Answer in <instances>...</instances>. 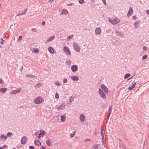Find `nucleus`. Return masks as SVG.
<instances>
[{
  "mask_svg": "<svg viewBox=\"0 0 149 149\" xmlns=\"http://www.w3.org/2000/svg\"><path fill=\"white\" fill-rule=\"evenodd\" d=\"M67 81V79L66 78H65L63 80V83H66Z\"/></svg>",
  "mask_w": 149,
  "mask_h": 149,
  "instance_id": "obj_45",
  "label": "nucleus"
},
{
  "mask_svg": "<svg viewBox=\"0 0 149 149\" xmlns=\"http://www.w3.org/2000/svg\"><path fill=\"white\" fill-rule=\"evenodd\" d=\"M78 69V66L75 65H73L71 67V70L72 72H75Z\"/></svg>",
  "mask_w": 149,
  "mask_h": 149,
  "instance_id": "obj_8",
  "label": "nucleus"
},
{
  "mask_svg": "<svg viewBox=\"0 0 149 149\" xmlns=\"http://www.w3.org/2000/svg\"><path fill=\"white\" fill-rule=\"evenodd\" d=\"M22 36H20L19 37V38H18V40H21L22 39Z\"/></svg>",
  "mask_w": 149,
  "mask_h": 149,
  "instance_id": "obj_58",
  "label": "nucleus"
},
{
  "mask_svg": "<svg viewBox=\"0 0 149 149\" xmlns=\"http://www.w3.org/2000/svg\"><path fill=\"white\" fill-rule=\"evenodd\" d=\"M146 12L147 14L149 15V10H146Z\"/></svg>",
  "mask_w": 149,
  "mask_h": 149,
  "instance_id": "obj_62",
  "label": "nucleus"
},
{
  "mask_svg": "<svg viewBox=\"0 0 149 149\" xmlns=\"http://www.w3.org/2000/svg\"><path fill=\"white\" fill-rule=\"evenodd\" d=\"M110 22L113 24H115L120 22V20L118 18L109 19V18Z\"/></svg>",
  "mask_w": 149,
  "mask_h": 149,
  "instance_id": "obj_2",
  "label": "nucleus"
},
{
  "mask_svg": "<svg viewBox=\"0 0 149 149\" xmlns=\"http://www.w3.org/2000/svg\"><path fill=\"white\" fill-rule=\"evenodd\" d=\"M5 148H7V146L6 145H4L2 147H0V149H4Z\"/></svg>",
  "mask_w": 149,
  "mask_h": 149,
  "instance_id": "obj_43",
  "label": "nucleus"
},
{
  "mask_svg": "<svg viewBox=\"0 0 149 149\" xmlns=\"http://www.w3.org/2000/svg\"><path fill=\"white\" fill-rule=\"evenodd\" d=\"M7 91L6 88H2L0 89V92L2 93H3L6 92Z\"/></svg>",
  "mask_w": 149,
  "mask_h": 149,
  "instance_id": "obj_22",
  "label": "nucleus"
},
{
  "mask_svg": "<svg viewBox=\"0 0 149 149\" xmlns=\"http://www.w3.org/2000/svg\"><path fill=\"white\" fill-rule=\"evenodd\" d=\"M133 11L132 8L131 7H130V8L129 10L127 13V16L128 17L130 16L133 13Z\"/></svg>",
  "mask_w": 149,
  "mask_h": 149,
  "instance_id": "obj_12",
  "label": "nucleus"
},
{
  "mask_svg": "<svg viewBox=\"0 0 149 149\" xmlns=\"http://www.w3.org/2000/svg\"><path fill=\"white\" fill-rule=\"evenodd\" d=\"M45 24V21H43L42 23V26L44 25Z\"/></svg>",
  "mask_w": 149,
  "mask_h": 149,
  "instance_id": "obj_56",
  "label": "nucleus"
},
{
  "mask_svg": "<svg viewBox=\"0 0 149 149\" xmlns=\"http://www.w3.org/2000/svg\"><path fill=\"white\" fill-rule=\"evenodd\" d=\"M1 41H0V44H3V43L4 42V40H3V39L2 38H1Z\"/></svg>",
  "mask_w": 149,
  "mask_h": 149,
  "instance_id": "obj_47",
  "label": "nucleus"
},
{
  "mask_svg": "<svg viewBox=\"0 0 149 149\" xmlns=\"http://www.w3.org/2000/svg\"><path fill=\"white\" fill-rule=\"evenodd\" d=\"M42 85V83H38L37 84H36L35 86V88H39L40 87H41Z\"/></svg>",
  "mask_w": 149,
  "mask_h": 149,
  "instance_id": "obj_27",
  "label": "nucleus"
},
{
  "mask_svg": "<svg viewBox=\"0 0 149 149\" xmlns=\"http://www.w3.org/2000/svg\"><path fill=\"white\" fill-rule=\"evenodd\" d=\"M112 107V105H111L109 106L108 110V113H111Z\"/></svg>",
  "mask_w": 149,
  "mask_h": 149,
  "instance_id": "obj_31",
  "label": "nucleus"
},
{
  "mask_svg": "<svg viewBox=\"0 0 149 149\" xmlns=\"http://www.w3.org/2000/svg\"><path fill=\"white\" fill-rule=\"evenodd\" d=\"M100 132H101L100 133H101V136H104V134L103 133V130L102 129V126H101V128Z\"/></svg>",
  "mask_w": 149,
  "mask_h": 149,
  "instance_id": "obj_35",
  "label": "nucleus"
},
{
  "mask_svg": "<svg viewBox=\"0 0 149 149\" xmlns=\"http://www.w3.org/2000/svg\"><path fill=\"white\" fill-rule=\"evenodd\" d=\"M73 37V35L72 34L68 36L67 38V40H70V39H72Z\"/></svg>",
  "mask_w": 149,
  "mask_h": 149,
  "instance_id": "obj_32",
  "label": "nucleus"
},
{
  "mask_svg": "<svg viewBox=\"0 0 149 149\" xmlns=\"http://www.w3.org/2000/svg\"><path fill=\"white\" fill-rule=\"evenodd\" d=\"M32 31L33 32H36V30L35 28H33L32 29Z\"/></svg>",
  "mask_w": 149,
  "mask_h": 149,
  "instance_id": "obj_61",
  "label": "nucleus"
},
{
  "mask_svg": "<svg viewBox=\"0 0 149 149\" xmlns=\"http://www.w3.org/2000/svg\"><path fill=\"white\" fill-rule=\"evenodd\" d=\"M34 103L39 104L42 103L44 102V100L41 96L37 97L33 101Z\"/></svg>",
  "mask_w": 149,
  "mask_h": 149,
  "instance_id": "obj_1",
  "label": "nucleus"
},
{
  "mask_svg": "<svg viewBox=\"0 0 149 149\" xmlns=\"http://www.w3.org/2000/svg\"><path fill=\"white\" fill-rule=\"evenodd\" d=\"M102 1L104 4V5H105L106 4V0H102Z\"/></svg>",
  "mask_w": 149,
  "mask_h": 149,
  "instance_id": "obj_53",
  "label": "nucleus"
},
{
  "mask_svg": "<svg viewBox=\"0 0 149 149\" xmlns=\"http://www.w3.org/2000/svg\"><path fill=\"white\" fill-rule=\"evenodd\" d=\"M71 79L73 80L76 81L79 79V78L77 76H72L71 77Z\"/></svg>",
  "mask_w": 149,
  "mask_h": 149,
  "instance_id": "obj_24",
  "label": "nucleus"
},
{
  "mask_svg": "<svg viewBox=\"0 0 149 149\" xmlns=\"http://www.w3.org/2000/svg\"><path fill=\"white\" fill-rule=\"evenodd\" d=\"M136 17L135 15H134L132 17V19L133 20H136Z\"/></svg>",
  "mask_w": 149,
  "mask_h": 149,
  "instance_id": "obj_52",
  "label": "nucleus"
},
{
  "mask_svg": "<svg viewBox=\"0 0 149 149\" xmlns=\"http://www.w3.org/2000/svg\"><path fill=\"white\" fill-rule=\"evenodd\" d=\"M101 88L106 93H108V90L107 88L105 86L104 84L102 85L101 86Z\"/></svg>",
  "mask_w": 149,
  "mask_h": 149,
  "instance_id": "obj_7",
  "label": "nucleus"
},
{
  "mask_svg": "<svg viewBox=\"0 0 149 149\" xmlns=\"http://www.w3.org/2000/svg\"><path fill=\"white\" fill-rule=\"evenodd\" d=\"M110 114H111L110 113H108V116H107V118L108 119L110 117Z\"/></svg>",
  "mask_w": 149,
  "mask_h": 149,
  "instance_id": "obj_60",
  "label": "nucleus"
},
{
  "mask_svg": "<svg viewBox=\"0 0 149 149\" xmlns=\"http://www.w3.org/2000/svg\"><path fill=\"white\" fill-rule=\"evenodd\" d=\"M7 135L9 137L13 135L12 133L10 132L8 133L7 134Z\"/></svg>",
  "mask_w": 149,
  "mask_h": 149,
  "instance_id": "obj_42",
  "label": "nucleus"
},
{
  "mask_svg": "<svg viewBox=\"0 0 149 149\" xmlns=\"http://www.w3.org/2000/svg\"><path fill=\"white\" fill-rule=\"evenodd\" d=\"M143 49L144 51H146L147 49V48L146 47H143Z\"/></svg>",
  "mask_w": 149,
  "mask_h": 149,
  "instance_id": "obj_55",
  "label": "nucleus"
},
{
  "mask_svg": "<svg viewBox=\"0 0 149 149\" xmlns=\"http://www.w3.org/2000/svg\"><path fill=\"white\" fill-rule=\"evenodd\" d=\"M21 90V89L20 88H18L14 91L15 92V93L16 94L20 91Z\"/></svg>",
  "mask_w": 149,
  "mask_h": 149,
  "instance_id": "obj_29",
  "label": "nucleus"
},
{
  "mask_svg": "<svg viewBox=\"0 0 149 149\" xmlns=\"http://www.w3.org/2000/svg\"><path fill=\"white\" fill-rule=\"evenodd\" d=\"M73 47L74 50L77 52H79L80 50V48L78 43L74 42L73 44Z\"/></svg>",
  "mask_w": 149,
  "mask_h": 149,
  "instance_id": "obj_3",
  "label": "nucleus"
},
{
  "mask_svg": "<svg viewBox=\"0 0 149 149\" xmlns=\"http://www.w3.org/2000/svg\"><path fill=\"white\" fill-rule=\"evenodd\" d=\"M45 132L43 130H40V132L39 133L38 137L39 138H40L42 136V134H45Z\"/></svg>",
  "mask_w": 149,
  "mask_h": 149,
  "instance_id": "obj_14",
  "label": "nucleus"
},
{
  "mask_svg": "<svg viewBox=\"0 0 149 149\" xmlns=\"http://www.w3.org/2000/svg\"><path fill=\"white\" fill-rule=\"evenodd\" d=\"M119 146L123 149L125 148V145L124 143H121V142H120Z\"/></svg>",
  "mask_w": 149,
  "mask_h": 149,
  "instance_id": "obj_25",
  "label": "nucleus"
},
{
  "mask_svg": "<svg viewBox=\"0 0 149 149\" xmlns=\"http://www.w3.org/2000/svg\"><path fill=\"white\" fill-rule=\"evenodd\" d=\"M40 149H45V146H42L40 147Z\"/></svg>",
  "mask_w": 149,
  "mask_h": 149,
  "instance_id": "obj_57",
  "label": "nucleus"
},
{
  "mask_svg": "<svg viewBox=\"0 0 149 149\" xmlns=\"http://www.w3.org/2000/svg\"><path fill=\"white\" fill-rule=\"evenodd\" d=\"M36 78L37 77L36 76H35L34 75H31V77H30V78Z\"/></svg>",
  "mask_w": 149,
  "mask_h": 149,
  "instance_id": "obj_51",
  "label": "nucleus"
},
{
  "mask_svg": "<svg viewBox=\"0 0 149 149\" xmlns=\"http://www.w3.org/2000/svg\"><path fill=\"white\" fill-rule=\"evenodd\" d=\"M85 140V141H91V140L90 139H86Z\"/></svg>",
  "mask_w": 149,
  "mask_h": 149,
  "instance_id": "obj_59",
  "label": "nucleus"
},
{
  "mask_svg": "<svg viewBox=\"0 0 149 149\" xmlns=\"http://www.w3.org/2000/svg\"><path fill=\"white\" fill-rule=\"evenodd\" d=\"M71 62L70 60L67 61L66 62V64L68 65H69L71 64Z\"/></svg>",
  "mask_w": 149,
  "mask_h": 149,
  "instance_id": "obj_39",
  "label": "nucleus"
},
{
  "mask_svg": "<svg viewBox=\"0 0 149 149\" xmlns=\"http://www.w3.org/2000/svg\"><path fill=\"white\" fill-rule=\"evenodd\" d=\"M130 74V73L126 74L124 76V78L125 79H126L129 77Z\"/></svg>",
  "mask_w": 149,
  "mask_h": 149,
  "instance_id": "obj_38",
  "label": "nucleus"
},
{
  "mask_svg": "<svg viewBox=\"0 0 149 149\" xmlns=\"http://www.w3.org/2000/svg\"><path fill=\"white\" fill-rule=\"evenodd\" d=\"M99 146L100 145L97 144L93 145L92 147V149H96L98 148Z\"/></svg>",
  "mask_w": 149,
  "mask_h": 149,
  "instance_id": "obj_23",
  "label": "nucleus"
},
{
  "mask_svg": "<svg viewBox=\"0 0 149 149\" xmlns=\"http://www.w3.org/2000/svg\"><path fill=\"white\" fill-rule=\"evenodd\" d=\"M27 141V138L25 136H24L21 139V143L22 144H25Z\"/></svg>",
  "mask_w": 149,
  "mask_h": 149,
  "instance_id": "obj_9",
  "label": "nucleus"
},
{
  "mask_svg": "<svg viewBox=\"0 0 149 149\" xmlns=\"http://www.w3.org/2000/svg\"><path fill=\"white\" fill-rule=\"evenodd\" d=\"M147 56L148 55L147 54H145L142 57V60H144L146 59V58H147Z\"/></svg>",
  "mask_w": 149,
  "mask_h": 149,
  "instance_id": "obj_40",
  "label": "nucleus"
},
{
  "mask_svg": "<svg viewBox=\"0 0 149 149\" xmlns=\"http://www.w3.org/2000/svg\"><path fill=\"white\" fill-rule=\"evenodd\" d=\"M99 93L101 97L103 99H104L106 97V95L103 91L100 89L99 90Z\"/></svg>",
  "mask_w": 149,
  "mask_h": 149,
  "instance_id": "obj_5",
  "label": "nucleus"
},
{
  "mask_svg": "<svg viewBox=\"0 0 149 149\" xmlns=\"http://www.w3.org/2000/svg\"><path fill=\"white\" fill-rule=\"evenodd\" d=\"M95 0H91V2L93 3L94 2Z\"/></svg>",
  "mask_w": 149,
  "mask_h": 149,
  "instance_id": "obj_64",
  "label": "nucleus"
},
{
  "mask_svg": "<svg viewBox=\"0 0 149 149\" xmlns=\"http://www.w3.org/2000/svg\"><path fill=\"white\" fill-rule=\"evenodd\" d=\"M29 148L30 149H33L34 148V147L32 146H30L29 147Z\"/></svg>",
  "mask_w": 149,
  "mask_h": 149,
  "instance_id": "obj_54",
  "label": "nucleus"
},
{
  "mask_svg": "<svg viewBox=\"0 0 149 149\" xmlns=\"http://www.w3.org/2000/svg\"><path fill=\"white\" fill-rule=\"evenodd\" d=\"M33 50L34 52L35 53H37L39 52L38 49L36 48H33Z\"/></svg>",
  "mask_w": 149,
  "mask_h": 149,
  "instance_id": "obj_36",
  "label": "nucleus"
},
{
  "mask_svg": "<svg viewBox=\"0 0 149 149\" xmlns=\"http://www.w3.org/2000/svg\"><path fill=\"white\" fill-rule=\"evenodd\" d=\"M140 21L139 20L137 21L134 23V25L136 29L138 28L139 25L140 24Z\"/></svg>",
  "mask_w": 149,
  "mask_h": 149,
  "instance_id": "obj_17",
  "label": "nucleus"
},
{
  "mask_svg": "<svg viewBox=\"0 0 149 149\" xmlns=\"http://www.w3.org/2000/svg\"><path fill=\"white\" fill-rule=\"evenodd\" d=\"M46 143L49 146H51L52 145V141L49 139H48L46 140Z\"/></svg>",
  "mask_w": 149,
  "mask_h": 149,
  "instance_id": "obj_16",
  "label": "nucleus"
},
{
  "mask_svg": "<svg viewBox=\"0 0 149 149\" xmlns=\"http://www.w3.org/2000/svg\"><path fill=\"white\" fill-rule=\"evenodd\" d=\"M4 83V81L3 79L0 78V84H3Z\"/></svg>",
  "mask_w": 149,
  "mask_h": 149,
  "instance_id": "obj_48",
  "label": "nucleus"
},
{
  "mask_svg": "<svg viewBox=\"0 0 149 149\" xmlns=\"http://www.w3.org/2000/svg\"><path fill=\"white\" fill-rule=\"evenodd\" d=\"M74 100V97H72V96H71L69 99V102H70L71 103Z\"/></svg>",
  "mask_w": 149,
  "mask_h": 149,
  "instance_id": "obj_37",
  "label": "nucleus"
},
{
  "mask_svg": "<svg viewBox=\"0 0 149 149\" xmlns=\"http://www.w3.org/2000/svg\"><path fill=\"white\" fill-rule=\"evenodd\" d=\"M136 84V82H134L128 88V89L129 90L131 91L135 86Z\"/></svg>",
  "mask_w": 149,
  "mask_h": 149,
  "instance_id": "obj_20",
  "label": "nucleus"
},
{
  "mask_svg": "<svg viewBox=\"0 0 149 149\" xmlns=\"http://www.w3.org/2000/svg\"><path fill=\"white\" fill-rule=\"evenodd\" d=\"M48 49L49 52L51 53H54V50L52 47H49L48 48Z\"/></svg>",
  "mask_w": 149,
  "mask_h": 149,
  "instance_id": "obj_28",
  "label": "nucleus"
},
{
  "mask_svg": "<svg viewBox=\"0 0 149 149\" xmlns=\"http://www.w3.org/2000/svg\"><path fill=\"white\" fill-rule=\"evenodd\" d=\"M101 136L102 137V141L103 142V144H104L105 141L104 135Z\"/></svg>",
  "mask_w": 149,
  "mask_h": 149,
  "instance_id": "obj_44",
  "label": "nucleus"
},
{
  "mask_svg": "<svg viewBox=\"0 0 149 149\" xmlns=\"http://www.w3.org/2000/svg\"><path fill=\"white\" fill-rule=\"evenodd\" d=\"M84 0H79L78 2L80 4H82L84 2Z\"/></svg>",
  "mask_w": 149,
  "mask_h": 149,
  "instance_id": "obj_41",
  "label": "nucleus"
},
{
  "mask_svg": "<svg viewBox=\"0 0 149 149\" xmlns=\"http://www.w3.org/2000/svg\"><path fill=\"white\" fill-rule=\"evenodd\" d=\"M76 133V131H74L72 132V134H70V136L71 138L73 137L74 136L75 134Z\"/></svg>",
  "mask_w": 149,
  "mask_h": 149,
  "instance_id": "obj_33",
  "label": "nucleus"
},
{
  "mask_svg": "<svg viewBox=\"0 0 149 149\" xmlns=\"http://www.w3.org/2000/svg\"><path fill=\"white\" fill-rule=\"evenodd\" d=\"M61 120L62 122H64L65 120V115H62L61 116Z\"/></svg>",
  "mask_w": 149,
  "mask_h": 149,
  "instance_id": "obj_26",
  "label": "nucleus"
},
{
  "mask_svg": "<svg viewBox=\"0 0 149 149\" xmlns=\"http://www.w3.org/2000/svg\"><path fill=\"white\" fill-rule=\"evenodd\" d=\"M63 51L67 55L69 56L70 55V52L68 47L64 46L63 47Z\"/></svg>",
  "mask_w": 149,
  "mask_h": 149,
  "instance_id": "obj_4",
  "label": "nucleus"
},
{
  "mask_svg": "<svg viewBox=\"0 0 149 149\" xmlns=\"http://www.w3.org/2000/svg\"><path fill=\"white\" fill-rule=\"evenodd\" d=\"M55 97L56 98L58 99L59 98V95L58 93H56L55 95Z\"/></svg>",
  "mask_w": 149,
  "mask_h": 149,
  "instance_id": "obj_46",
  "label": "nucleus"
},
{
  "mask_svg": "<svg viewBox=\"0 0 149 149\" xmlns=\"http://www.w3.org/2000/svg\"><path fill=\"white\" fill-rule=\"evenodd\" d=\"M55 84L56 85L58 86H60L61 85V84L58 81H55Z\"/></svg>",
  "mask_w": 149,
  "mask_h": 149,
  "instance_id": "obj_34",
  "label": "nucleus"
},
{
  "mask_svg": "<svg viewBox=\"0 0 149 149\" xmlns=\"http://www.w3.org/2000/svg\"><path fill=\"white\" fill-rule=\"evenodd\" d=\"M68 13V11L66 9H63L61 10V13H60V15H62L63 14L66 15Z\"/></svg>",
  "mask_w": 149,
  "mask_h": 149,
  "instance_id": "obj_18",
  "label": "nucleus"
},
{
  "mask_svg": "<svg viewBox=\"0 0 149 149\" xmlns=\"http://www.w3.org/2000/svg\"><path fill=\"white\" fill-rule=\"evenodd\" d=\"M34 144L37 146H40L41 145V143L39 141L37 140H35L34 141Z\"/></svg>",
  "mask_w": 149,
  "mask_h": 149,
  "instance_id": "obj_19",
  "label": "nucleus"
},
{
  "mask_svg": "<svg viewBox=\"0 0 149 149\" xmlns=\"http://www.w3.org/2000/svg\"><path fill=\"white\" fill-rule=\"evenodd\" d=\"M0 138L1 139H4V140L5 141L7 138V136H6L4 135L3 134H2L0 136Z\"/></svg>",
  "mask_w": 149,
  "mask_h": 149,
  "instance_id": "obj_30",
  "label": "nucleus"
},
{
  "mask_svg": "<svg viewBox=\"0 0 149 149\" xmlns=\"http://www.w3.org/2000/svg\"><path fill=\"white\" fill-rule=\"evenodd\" d=\"M55 36L54 35L50 37L46 41V42H48L52 40L54 38Z\"/></svg>",
  "mask_w": 149,
  "mask_h": 149,
  "instance_id": "obj_13",
  "label": "nucleus"
},
{
  "mask_svg": "<svg viewBox=\"0 0 149 149\" xmlns=\"http://www.w3.org/2000/svg\"><path fill=\"white\" fill-rule=\"evenodd\" d=\"M23 68V67L22 66L20 68V70L21 71H22V70Z\"/></svg>",
  "mask_w": 149,
  "mask_h": 149,
  "instance_id": "obj_63",
  "label": "nucleus"
},
{
  "mask_svg": "<svg viewBox=\"0 0 149 149\" xmlns=\"http://www.w3.org/2000/svg\"><path fill=\"white\" fill-rule=\"evenodd\" d=\"M65 103H62L61 105L58 106L56 107L57 109L58 110H61L64 109L65 108Z\"/></svg>",
  "mask_w": 149,
  "mask_h": 149,
  "instance_id": "obj_6",
  "label": "nucleus"
},
{
  "mask_svg": "<svg viewBox=\"0 0 149 149\" xmlns=\"http://www.w3.org/2000/svg\"><path fill=\"white\" fill-rule=\"evenodd\" d=\"M10 93L11 94H12V95H13V94H15V92L14 91H10Z\"/></svg>",
  "mask_w": 149,
  "mask_h": 149,
  "instance_id": "obj_50",
  "label": "nucleus"
},
{
  "mask_svg": "<svg viewBox=\"0 0 149 149\" xmlns=\"http://www.w3.org/2000/svg\"><path fill=\"white\" fill-rule=\"evenodd\" d=\"M116 33L117 34V36H119L121 38H123L124 36V34L121 32V31H117L116 32Z\"/></svg>",
  "mask_w": 149,
  "mask_h": 149,
  "instance_id": "obj_10",
  "label": "nucleus"
},
{
  "mask_svg": "<svg viewBox=\"0 0 149 149\" xmlns=\"http://www.w3.org/2000/svg\"><path fill=\"white\" fill-rule=\"evenodd\" d=\"M95 33L97 35H99L101 33V29L99 27L96 28L95 30Z\"/></svg>",
  "mask_w": 149,
  "mask_h": 149,
  "instance_id": "obj_11",
  "label": "nucleus"
},
{
  "mask_svg": "<svg viewBox=\"0 0 149 149\" xmlns=\"http://www.w3.org/2000/svg\"><path fill=\"white\" fill-rule=\"evenodd\" d=\"M27 10V9H24L22 12L21 13H18V14H17V16H19V15H23L24 14H25V13L26 12Z\"/></svg>",
  "mask_w": 149,
  "mask_h": 149,
  "instance_id": "obj_21",
  "label": "nucleus"
},
{
  "mask_svg": "<svg viewBox=\"0 0 149 149\" xmlns=\"http://www.w3.org/2000/svg\"><path fill=\"white\" fill-rule=\"evenodd\" d=\"M25 77H26L29 78H30L31 75L29 74H27L25 75Z\"/></svg>",
  "mask_w": 149,
  "mask_h": 149,
  "instance_id": "obj_49",
  "label": "nucleus"
},
{
  "mask_svg": "<svg viewBox=\"0 0 149 149\" xmlns=\"http://www.w3.org/2000/svg\"><path fill=\"white\" fill-rule=\"evenodd\" d=\"M84 114H81L79 116L80 120L81 122H83L84 121Z\"/></svg>",
  "mask_w": 149,
  "mask_h": 149,
  "instance_id": "obj_15",
  "label": "nucleus"
}]
</instances>
